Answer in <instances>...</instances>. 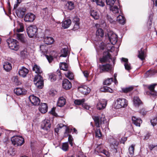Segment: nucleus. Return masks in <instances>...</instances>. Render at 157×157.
Returning a JSON list of instances; mask_svg holds the SVG:
<instances>
[{"label":"nucleus","mask_w":157,"mask_h":157,"mask_svg":"<svg viewBox=\"0 0 157 157\" xmlns=\"http://www.w3.org/2000/svg\"><path fill=\"white\" fill-rule=\"evenodd\" d=\"M117 35L112 31H109V71L113 73V67L115 64V56L117 55L118 48L115 45L117 41Z\"/></svg>","instance_id":"obj_1"},{"label":"nucleus","mask_w":157,"mask_h":157,"mask_svg":"<svg viewBox=\"0 0 157 157\" xmlns=\"http://www.w3.org/2000/svg\"><path fill=\"white\" fill-rule=\"evenodd\" d=\"M128 104V101L127 100L123 98H119L114 100L113 106L115 109H119L126 107Z\"/></svg>","instance_id":"obj_2"},{"label":"nucleus","mask_w":157,"mask_h":157,"mask_svg":"<svg viewBox=\"0 0 157 157\" xmlns=\"http://www.w3.org/2000/svg\"><path fill=\"white\" fill-rule=\"evenodd\" d=\"M12 144L16 147L21 146L25 142L24 139L20 136H14L11 138Z\"/></svg>","instance_id":"obj_3"},{"label":"nucleus","mask_w":157,"mask_h":157,"mask_svg":"<svg viewBox=\"0 0 157 157\" xmlns=\"http://www.w3.org/2000/svg\"><path fill=\"white\" fill-rule=\"evenodd\" d=\"M7 43L9 48L12 50L17 51L19 48V43L17 40L13 39L7 40Z\"/></svg>","instance_id":"obj_4"},{"label":"nucleus","mask_w":157,"mask_h":157,"mask_svg":"<svg viewBox=\"0 0 157 157\" xmlns=\"http://www.w3.org/2000/svg\"><path fill=\"white\" fill-rule=\"evenodd\" d=\"M28 36L30 38L36 36L37 34V29L35 25H30L26 29Z\"/></svg>","instance_id":"obj_5"},{"label":"nucleus","mask_w":157,"mask_h":157,"mask_svg":"<svg viewBox=\"0 0 157 157\" xmlns=\"http://www.w3.org/2000/svg\"><path fill=\"white\" fill-rule=\"evenodd\" d=\"M92 118L94 121L96 126L98 128L100 127V122H102L103 124L107 122V120L105 118V116L103 114H101V117L98 116H93Z\"/></svg>","instance_id":"obj_6"},{"label":"nucleus","mask_w":157,"mask_h":157,"mask_svg":"<svg viewBox=\"0 0 157 157\" xmlns=\"http://www.w3.org/2000/svg\"><path fill=\"white\" fill-rule=\"evenodd\" d=\"M109 142L111 148L114 150V152H117V149L119 144V141L114 138L113 136H110V137H109Z\"/></svg>","instance_id":"obj_7"},{"label":"nucleus","mask_w":157,"mask_h":157,"mask_svg":"<svg viewBox=\"0 0 157 157\" xmlns=\"http://www.w3.org/2000/svg\"><path fill=\"white\" fill-rule=\"evenodd\" d=\"M110 10L112 14L115 16H117L120 14H122V12L120 8H119L116 6H110Z\"/></svg>","instance_id":"obj_8"},{"label":"nucleus","mask_w":157,"mask_h":157,"mask_svg":"<svg viewBox=\"0 0 157 157\" xmlns=\"http://www.w3.org/2000/svg\"><path fill=\"white\" fill-rule=\"evenodd\" d=\"M29 99L31 103L34 105H38L40 103V101L39 98L33 95H30L29 97Z\"/></svg>","instance_id":"obj_9"},{"label":"nucleus","mask_w":157,"mask_h":157,"mask_svg":"<svg viewBox=\"0 0 157 157\" xmlns=\"http://www.w3.org/2000/svg\"><path fill=\"white\" fill-rule=\"evenodd\" d=\"M35 16L32 13L26 14L24 17V20L25 22H32L34 20Z\"/></svg>","instance_id":"obj_10"},{"label":"nucleus","mask_w":157,"mask_h":157,"mask_svg":"<svg viewBox=\"0 0 157 157\" xmlns=\"http://www.w3.org/2000/svg\"><path fill=\"white\" fill-rule=\"evenodd\" d=\"M121 62L123 63L125 69L128 71H129L132 69L131 64L128 62L127 59L122 58L121 59Z\"/></svg>","instance_id":"obj_11"},{"label":"nucleus","mask_w":157,"mask_h":157,"mask_svg":"<svg viewBox=\"0 0 157 157\" xmlns=\"http://www.w3.org/2000/svg\"><path fill=\"white\" fill-rule=\"evenodd\" d=\"M78 89L79 91L85 95L88 94L90 91V89L86 86H83L78 87Z\"/></svg>","instance_id":"obj_12"},{"label":"nucleus","mask_w":157,"mask_h":157,"mask_svg":"<svg viewBox=\"0 0 157 157\" xmlns=\"http://www.w3.org/2000/svg\"><path fill=\"white\" fill-rule=\"evenodd\" d=\"M107 104V101L105 100H102L100 101L97 105L98 109L101 110L105 108Z\"/></svg>","instance_id":"obj_13"},{"label":"nucleus","mask_w":157,"mask_h":157,"mask_svg":"<svg viewBox=\"0 0 157 157\" xmlns=\"http://www.w3.org/2000/svg\"><path fill=\"white\" fill-rule=\"evenodd\" d=\"M29 70L24 67H22L18 71L19 75L21 77H25L29 72Z\"/></svg>","instance_id":"obj_14"},{"label":"nucleus","mask_w":157,"mask_h":157,"mask_svg":"<svg viewBox=\"0 0 157 157\" xmlns=\"http://www.w3.org/2000/svg\"><path fill=\"white\" fill-rule=\"evenodd\" d=\"M62 86L63 88L66 90L69 89L72 86L71 83L67 79H65L63 80Z\"/></svg>","instance_id":"obj_15"},{"label":"nucleus","mask_w":157,"mask_h":157,"mask_svg":"<svg viewBox=\"0 0 157 157\" xmlns=\"http://www.w3.org/2000/svg\"><path fill=\"white\" fill-rule=\"evenodd\" d=\"M51 125L50 121L48 120H45L42 123V127L43 129L48 130L50 128Z\"/></svg>","instance_id":"obj_16"},{"label":"nucleus","mask_w":157,"mask_h":157,"mask_svg":"<svg viewBox=\"0 0 157 157\" xmlns=\"http://www.w3.org/2000/svg\"><path fill=\"white\" fill-rule=\"evenodd\" d=\"M157 85L156 84H154L149 86L148 87V89L150 90L151 95L153 96H157V92L154 90V88Z\"/></svg>","instance_id":"obj_17"},{"label":"nucleus","mask_w":157,"mask_h":157,"mask_svg":"<svg viewBox=\"0 0 157 157\" xmlns=\"http://www.w3.org/2000/svg\"><path fill=\"white\" fill-rule=\"evenodd\" d=\"M132 120L134 124L137 126L140 127V124L142 122V121L140 118L134 116L132 117Z\"/></svg>","instance_id":"obj_18"},{"label":"nucleus","mask_w":157,"mask_h":157,"mask_svg":"<svg viewBox=\"0 0 157 157\" xmlns=\"http://www.w3.org/2000/svg\"><path fill=\"white\" fill-rule=\"evenodd\" d=\"M48 106L46 103H42L40 106L39 110L42 113H44L47 111Z\"/></svg>","instance_id":"obj_19"},{"label":"nucleus","mask_w":157,"mask_h":157,"mask_svg":"<svg viewBox=\"0 0 157 157\" xmlns=\"http://www.w3.org/2000/svg\"><path fill=\"white\" fill-rule=\"evenodd\" d=\"M66 102L65 98L63 97H60L58 99L57 102V105L60 107H62L64 105Z\"/></svg>","instance_id":"obj_20"},{"label":"nucleus","mask_w":157,"mask_h":157,"mask_svg":"<svg viewBox=\"0 0 157 157\" xmlns=\"http://www.w3.org/2000/svg\"><path fill=\"white\" fill-rule=\"evenodd\" d=\"M133 102L134 105L136 107H138L142 103L141 101L137 96L134 97L133 98Z\"/></svg>","instance_id":"obj_21"},{"label":"nucleus","mask_w":157,"mask_h":157,"mask_svg":"<svg viewBox=\"0 0 157 157\" xmlns=\"http://www.w3.org/2000/svg\"><path fill=\"white\" fill-rule=\"evenodd\" d=\"M122 15L123 13H122V14L118 15L117 17V21L120 24L124 25L125 23V19Z\"/></svg>","instance_id":"obj_22"},{"label":"nucleus","mask_w":157,"mask_h":157,"mask_svg":"<svg viewBox=\"0 0 157 157\" xmlns=\"http://www.w3.org/2000/svg\"><path fill=\"white\" fill-rule=\"evenodd\" d=\"M14 93L18 95H23L26 93L24 89L20 88H16L14 90Z\"/></svg>","instance_id":"obj_23"},{"label":"nucleus","mask_w":157,"mask_h":157,"mask_svg":"<svg viewBox=\"0 0 157 157\" xmlns=\"http://www.w3.org/2000/svg\"><path fill=\"white\" fill-rule=\"evenodd\" d=\"M25 9L24 8H20L19 9L16 11V14L17 16L19 17H22L25 14Z\"/></svg>","instance_id":"obj_24"},{"label":"nucleus","mask_w":157,"mask_h":157,"mask_svg":"<svg viewBox=\"0 0 157 157\" xmlns=\"http://www.w3.org/2000/svg\"><path fill=\"white\" fill-rule=\"evenodd\" d=\"M17 39L22 43H25L26 40L24 36V34L21 33H17L16 35Z\"/></svg>","instance_id":"obj_25"},{"label":"nucleus","mask_w":157,"mask_h":157,"mask_svg":"<svg viewBox=\"0 0 157 157\" xmlns=\"http://www.w3.org/2000/svg\"><path fill=\"white\" fill-rule=\"evenodd\" d=\"M3 67L4 70L6 71H9L12 69L11 64L8 62H5L3 63Z\"/></svg>","instance_id":"obj_26"},{"label":"nucleus","mask_w":157,"mask_h":157,"mask_svg":"<svg viewBox=\"0 0 157 157\" xmlns=\"http://www.w3.org/2000/svg\"><path fill=\"white\" fill-rule=\"evenodd\" d=\"M54 39L51 37L47 36L44 38V42L48 45L52 44L54 42Z\"/></svg>","instance_id":"obj_27"},{"label":"nucleus","mask_w":157,"mask_h":157,"mask_svg":"<svg viewBox=\"0 0 157 157\" xmlns=\"http://www.w3.org/2000/svg\"><path fill=\"white\" fill-rule=\"evenodd\" d=\"M71 20L67 19L64 21L62 24V26L64 29H66L68 28L71 25Z\"/></svg>","instance_id":"obj_28"},{"label":"nucleus","mask_w":157,"mask_h":157,"mask_svg":"<svg viewBox=\"0 0 157 157\" xmlns=\"http://www.w3.org/2000/svg\"><path fill=\"white\" fill-rule=\"evenodd\" d=\"M90 13V15L94 19L97 20L99 18V14L96 10H91Z\"/></svg>","instance_id":"obj_29"},{"label":"nucleus","mask_w":157,"mask_h":157,"mask_svg":"<svg viewBox=\"0 0 157 157\" xmlns=\"http://www.w3.org/2000/svg\"><path fill=\"white\" fill-rule=\"evenodd\" d=\"M108 60V51L104 52L103 53V56L100 58V61L102 63L106 62Z\"/></svg>","instance_id":"obj_30"},{"label":"nucleus","mask_w":157,"mask_h":157,"mask_svg":"<svg viewBox=\"0 0 157 157\" xmlns=\"http://www.w3.org/2000/svg\"><path fill=\"white\" fill-rule=\"evenodd\" d=\"M138 57L141 60L144 59L145 57L144 52L142 50V48H141L140 50L138 51Z\"/></svg>","instance_id":"obj_31"},{"label":"nucleus","mask_w":157,"mask_h":157,"mask_svg":"<svg viewBox=\"0 0 157 157\" xmlns=\"http://www.w3.org/2000/svg\"><path fill=\"white\" fill-rule=\"evenodd\" d=\"M100 69L101 73L107 72L108 71V64L100 65Z\"/></svg>","instance_id":"obj_32"},{"label":"nucleus","mask_w":157,"mask_h":157,"mask_svg":"<svg viewBox=\"0 0 157 157\" xmlns=\"http://www.w3.org/2000/svg\"><path fill=\"white\" fill-rule=\"evenodd\" d=\"M33 69L36 73L38 74H40L42 72V71L41 70L40 67L36 64L34 65Z\"/></svg>","instance_id":"obj_33"},{"label":"nucleus","mask_w":157,"mask_h":157,"mask_svg":"<svg viewBox=\"0 0 157 157\" xmlns=\"http://www.w3.org/2000/svg\"><path fill=\"white\" fill-rule=\"evenodd\" d=\"M29 53L26 49H25L20 52V55L21 57L24 58L27 57Z\"/></svg>","instance_id":"obj_34"},{"label":"nucleus","mask_w":157,"mask_h":157,"mask_svg":"<svg viewBox=\"0 0 157 157\" xmlns=\"http://www.w3.org/2000/svg\"><path fill=\"white\" fill-rule=\"evenodd\" d=\"M64 74L67 78L70 80H72L74 78V76L73 73L69 71L65 72Z\"/></svg>","instance_id":"obj_35"},{"label":"nucleus","mask_w":157,"mask_h":157,"mask_svg":"<svg viewBox=\"0 0 157 157\" xmlns=\"http://www.w3.org/2000/svg\"><path fill=\"white\" fill-rule=\"evenodd\" d=\"M59 67L60 69L61 70L65 71H67V70L68 66L66 63H61Z\"/></svg>","instance_id":"obj_36"},{"label":"nucleus","mask_w":157,"mask_h":157,"mask_svg":"<svg viewBox=\"0 0 157 157\" xmlns=\"http://www.w3.org/2000/svg\"><path fill=\"white\" fill-rule=\"evenodd\" d=\"M68 50L67 48H65L61 50V54L60 57H66L67 56V55Z\"/></svg>","instance_id":"obj_37"},{"label":"nucleus","mask_w":157,"mask_h":157,"mask_svg":"<svg viewBox=\"0 0 157 157\" xmlns=\"http://www.w3.org/2000/svg\"><path fill=\"white\" fill-rule=\"evenodd\" d=\"M40 81H43L42 77L39 74L36 75L34 80V84L36 83V82H38Z\"/></svg>","instance_id":"obj_38"},{"label":"nucleus","mask_w":157,"mask_h":157,"mask_svg":"<svg viewBox=\"0 0 157 157\" xmlns=\"http://www.w3.org/2000/svg\"><path fill=\"white\" fill-rule=\"evenodd\" d=\"M135 146L133 145H131L129 148V156L132 157L134 154Z\"/></svg>","instance_id":"obj_39"},{"label":"nucleus","mask_w":157,"mask_h":157,"mask_svg":"<svg viewBox=\"0 0 157 157\" xmlns=\"http://www.w3.org/2000/svg\"><path fill=\"white\" fill-rule=\"evenodd\" d=\"M68 9L70 10H73L74 7V5L73 2L71 1H68L66 5Z\"/></svg>","instance_id":"obj_40"},{"label":"nucleus","mask_w":157,"mask_h":157,"mask_svg":"<svg viewBox=\"0 0 157 157\" xmlns=\"http://www.w3.org/2000/svg\"><path fill=\"white\" fill-rule=\"evenodd\" d=\"M96 35L98 37H102L104 35V32L103 30L101 28L98 29L96 31Z\"/></svg>","instance_id":"obj_41"},{"label":"nucleus","mask_w":157,"mask_h":157,"mask_svg":"<svg viewBox=\"0 0 157 157\" xmlns=\"http://www.w3.org/2000/svg\"><path fill=\"white\" fill-rule=\"evenodd\" d=\"M85 101V99H82L81 100L77 99L75 100L74 103L75 105H82V104Z\"/></svg>","instance_id":"obj_42"},{"label":"nucleus","mask_w":157,"mask_h":157,"mask_svg":"<svg viewBox=\"0 0 157 157\" xmlns=\"http://www.w3.org/2000/svg\"><path fill=\"white\" fill-rule=\"evenodd\" d=\"M133 89V86H131L128 87L122 88V91L124 93H127L132 90Z\"/></svg>","instance_id":"obj_43"},{"label":"nucleus","mask_w":157,"mask_h":157,"mask_svg":"<svg viewBox=\"0 0 157 157\" xmlns=\"http://www.w3.org/2000/svg\"><path fill=\"white\" fill-rule=\"evenodd\" d=\"M157 72V71L155 70H151L147 71L146 73L148 77L154 75Z\"/></svg>","instance_id":"obj_44"},{"label":"nucleus","mask_w":157,"mask_h":157,"mask_svg":"<svg viewBox=\"0 0 157 157\" xmlns=\"http://www.w3.org/2000/svg\"><path fill=\"white\" fill-rule=\"evenodd\" d=\"M102 136V134L99 128H97L95 130V136L96 137L100 138Z\"/></svg>","instance_id":"obj_45"},{"label":"nucleus","mask_w":157,"mask_h":157,"mask_svg":"<svg viewBox=\"0 0 157 157\" xmlns=\"http://www.w3.org/2000/svg\"><path fill=\"white\" fill-rule=\"evenodd\" d=\"M104 2V0H96L95 1L98 5L102 7L105 5Z\"/></svg>","instance_id":"obj_46"},{"label":"nucleus","mask_w":157,"mask_h":157,"mask_svg":"<svg viewBox=\"0 0 157 157\" xmlns=\"http://www.w3.org/2000/svg\"><path fill=\"white\" fill-rule=\"evenodd\" d=\"M24 26L21 23L19 24V27L17 29V32H22L24 31Z\"/></svg>","instance_id":"obj_47"},{"label":"nucleus","mask_w":157,"mask_h":157,"mask_svg":"<svg viewBox=\"0 0 157 157\" xmlns=\"http://www.w3.org/2000/svg\"><path fill=\"white\" fill-rule=\"evenodd\" d=\"M68 149V144L67 142L63 143L62 144V149L65 151H67Z\"/></svg>","instance_id":"obj_48"},{"label":"nucleus","mask_w":157,"mask_h":157,"mask_svg":"<svg viewBox=\"0 0 157 157\" xmlns=\"http://www.w3.org/2000/svg\"><path fill=\"white\" fill-rule=\"evenodd\" d=\"M43 81H40L38 82H36L35 84L37 88H41L43 85Z\"/></svg>","instance_id":"obj_49"},{"label":"nucleus","mask_w":157,"mask_h":157,"mask_svg":"<svg viewBox=\"0 0 157 157\" xmlns=\"http://www.w3.org/2000/svg\"><path fill=\"white\" fill-rule=\"evenodd\" d=\"M13 80L15 83L17 85H19L21 84L20 81H19L18 79L17 76H15L13 78Z\"/></svg>","instance_id":"obj_50"},{"label":"nucleus","mask_w":157,"mask_h":157,"mask_svg":"<svg viewBox=\"0 0 157 157\" xmlns=\"http://www.w3.org/2000/svg\"><path fill=\"white\" fill-rule=\"evenodd\" d=\"M100 90L102 92H107L108 91V87L107 86H104L100 88Z\"/></svg>","instance_id":"obj_51"},{"label":"nucleus","mask_w":157,"mask_h":157,"mask_svg":"<svg viewBox=\"0 0 157 157\" xmlns=\"http://www.w3.org/2000/svg\"><path fill=\"white\" fill-rule=\"evenodd\" d=\"M48 13V11L47 8L43 9L41 11V14L43 15V16L44 17L47 15Z\"/></svg>","instance_id":"obj_52"},{"label":"nucleus","mask_w":157,"mask_h":157,"mask_svg":"<svg viewBox=\"0 0 157 157\" xmlns=\"http://www.w3.org/2000/svg\"><path fill=\"white\" fill-rule=\"evenodd\" d=\"M8 152V154L10 155H14V154L13 149L12 147H10L9 149Z\"/></svg>","instance_id":"obj_53"},{"label":"nucleus","mask_w":157,"mask_h":157,"mask_svg":"<svg viewBox=\"0 0 157 157\" xmlns=\"http://www.w3.org/2000/svg\"><path fill=\"white\" fill-rule=\"evenodd\" d=\"M68 140L71 146H72L73 144L72 142V141L73 140V138L72 137V136L70 135H69Z\"/></svg>","instance_id":"obj_54"},{"label":"nucleus","mask_w":157,"mask_h":157,"mask_svg":"<svg viewBox=\"0 0 157 157\" xmlns=\"http://www.w3.org/2000/svg\"><path fill=\"white\" fill-rule=\"evenodd\" d=\"M49 79L51 81H53L56 80V76L54 74H52L49 75Z\"/></svg>","instance_id":"obj_55"},{"label":"nucleus","mask_w":157,"mask_h":157,"mask_svg":"<svg viewBox=\"0 0 157 157\" xmlns=\"http://www.w3.org/2000/svg\"><path fill=\"white\" fill-rule=\"evenodd\" d=\"M109 21L110 23L114 25L116 23V21H115V19L114 20L113 18L111 17H109Z\"/></svg>","instance_id":"obj_56"},{"label":"nucleus","mask_w":157,"mask_h":157,"mask_svg":"<svg viewBox=\"0 0 157 157\" xmlns=\"http://www.w3.org/2000/svg\"><path fill=\"white\" fill-rule=\"evenodd\" d=\"M46 57L47 59L48 60L49 63H50L53 60V58L52 56H48V55H46Z\"/></svg>","instance_id":"obj_57"},{"label":"nucleus","mask_w":157,"mask_h":157,"mask_svg":"<svg viewBox=\"0 0 157 157\" xmlns=\"http://www.w3.org/2000/svg\"><path fill=\"white\" fill-rule=\"evenodd\" d=\"M79 19L77 17H75L73 19V22H74L75 23L79 22Z\"/></svg>","instance_id":"obj_58"},{"label":"nucleus","mask_w":157,"mask_h":157,"mask_svg":"<svg viewBox=\"0 0 157 157\" xmlns=\"http://www.w3.org/2000/svg\"><path fill=\"white\" fill-rule=\"evenodd\" d=\"M74 29L75 30L79 28V23H75Z\"/></svg>","instance_id":"obj_59"},{"label":"nucleus","mask_w":157,"mask_h":157,"mask_svg":"<svg viewBox=\"0 0 157 157\" xmlns=\"http://www.w3.org/2000/svg\"><path fill=\"white\" fill-rule=\"evenodd\" d=\"M21 2V0H17V3L14 4V9L16 8Z\"/></svg>","instance_id":"obj_60"},{"label":"nucleus","mask_w":157,"mask_h":157,"mask_svg":"<svg viewBox=\"0 0 157 157\" xmlns=\"http://www.w3.org/2000/svg\"><path fill=\"white\" fill-rule=\"evenodd\" d=\"M101 152L104 155L102 156L103 157H107L108 155V152L107 151L105 150H103Z\"/></svg>","instance_id":"obj_61"},{"label":"nucleus","mask_w":157,"mask_h":157,"mask_svg":"<svg viewBox=\"0 0 157 157\" xmlns=\"http://www.w3.org/2000/svg\"><path fill=\"white\" fill-rule=\"evenodd\" d=\"M82 106L83 108L87 110L89 109L90 108V106L86 103L82 104Z\"/></svg>","instance_id":"obj_62"},{"label":"nucleus","mask_w":157,"mask_h":157,"mask_svg":"<svg viewBox=\"0 0 157 157\" xmlns=\"http://www.w3.org/2000/svg\"><path fill=\"white\" fill-rule=\"evenodd\" d=\"M116 0H109V5L112 6L115 3Z\"/></svg>","instance_id":"obj_63"},{"label":"nucleus","mask_w":157,"mask_h":157,"mask_svg":"<svg viewBox=\"0 0 157 157\" xmlns=\"http://www.w3.org/2000/svg\"><path fill=\"white\" fill-rule=\"evenodd\" d=\"M84 76L87 78L89 76V73L87 71H85L83 72Z\"/></svg>","instance_id":"obj_64"}]
</instances>
